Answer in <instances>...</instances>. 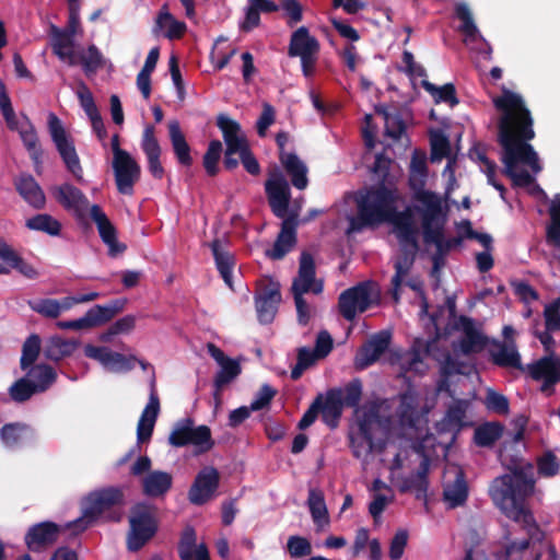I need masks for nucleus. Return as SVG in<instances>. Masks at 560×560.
I'll return each instance as SVG.
<instances>
[{
	"mask_svg": "<svg viewBox=\"0 0 560 560\" xmlns=\"http://www.w3.org/2000/svg\"><path fill=\"white\" fill-rule=\"evenodd\" d=\"M124 503V492L116 487H108L91 492L83 501L82 515L66 524L65 528L73 535L86 530L105 511Z\"/></svg>",
	"mask_w": 560,
	"mask_h": 560,
	"instance_id": "nucleus-6",
	"label": "nucleus"
},
{
	"mask_svg": "<svg viewBox=\"0 0 560 560\" xmlns=\"http://www.w3.org/2000/svg\"><path fill=\"white\" fill-rule=\"evenodd\" d=\"M141 149L147 156L148 170L151 175L156 179H162L165 173L160 161L162 149L155 137V128L153 125L144 127L141 139Z\"/></svg>",
	"mask_w": 560,
	"mask_h": 560,
	"instance_id": "nucleus-24",
	"label": "nucleus"
},
{
	"mask_svg": "<svg viewBox=\"0 0 560 560\" xmlns=\"http://www.w3.org/2000/svg\"><path fill=\"white\" fill-rule=\"evenodd\" d=\"M90 217L96 224L100 237L108 246L109 256L115 257L122 254L127 247L118 242L116 228L98 205L90 207Z\"/></svg>",
	"mask_w": 560,
	"mask_h": 560,
	"instance_id": "nucleus-22",
	"label": "nucleus"
},
{
	"mask_svg": "<svg viewBox=\"0 0 560 560\" xmlns=\"http://www.w3.org/2000/svg\"><path fill=\"white\" fill-rule=\"evenodd\" d=\"M486 408L497 415H508L510 411V402L506 396L489 388L486 393L483 401Z\"/></svg>",
	"mask_w": 560,
	"mask_h": 560,
	"instance_id": "nucleus-58",
	"label": "nucleus"
},
{
	"mask_svg": "<svg viewBox=\"0 0 560 560\" xmlns=\"http://www.w3.org/2000/svg\"><path fill=\"white\" fill-rule=\"evenodd\" d=\"M362 382L360 378L350 381L342 390V405L349 408L359 409V404L362 398Z\"/></svg>",
	"mask_w": 560,
	"mask_h": 560,
	"instance_id": "nucleus-59",
	"label": "nucleus"
},
{
	"mask_svg": "<svg viewBox=\"0 0 560 560\" xmlns=\"http://www.w3.org/2000/svg\"><path fill=\"white\" fill-rule=\"evenodd\" d=\"M27 305L33 312L40 314L47 318L59 317L58 300L55 299H38L27 301Z\"/></svg>",
	"mask_w": 560,
	"mask_h": 560,
	"instance_id": "nucleus-60",
	"label": "nucleus"
},
{
	"mask_svg": "<svg viewBox=\"0 0 560 560\" xmlns=\"http://www.w3.org/2000/svg\"><path fill=\"white\" fill-rule=\"evenodd\" d=\"M78 63L83 68L84 73L89 77L95 74L104 66V56L94 45H90L85 52L80 54Z\"/></svg>",
	"mask_w": 560,
	"mask_h": 560,
	"instance_id": "nucleus-50",
	"label": "nucleus"
},
{
	"mask_svg": "<svg viewBox=\"0 0 560 560\" xmlns=\"http://www.w3.org/2000/svg\"><path fill=\"white\" fill-rule=\"evenodd\" d=\"M430 143L432 161L442 160L450 154V140L442 131H434L431 135Z\"/></svg>",
	"mask_w": 560,
	"mask_h": 560,
	"instance_id": "nucleus-62",
	"label": "nucleus"
},
{
	"mask_svg": "<svg viewBox=\"0 0 560 560\" xmlns=\"http://www.w3.org/2000/svg\"><path fill=\"white\" fill-rule=\"evenodd\" d=\"M51 195L55 200L67 211L74 215L79 221L86 217L89 209V199L84 192L70 183L51 188Z\"/></svg>",
	"mask_w": 560,
	"mask_h": 560,
	"instance_id": "nucleus-15",
	"label": "nucleus"
},
{
	"mask_svg": "<svg viewBox=\"0 0 560 560\" xmlns=\"http://www.w3.org/2000/svg\"><path fill=\"white\" fill-rule=\"evenodd\" d=\"M485 345L486 340L483 336L476 328L466 331L459 342L460 350L464 354L480 351Z\"/></svg>",
	"mask_w": 560,
	"mask_h": 560,
	"instance_id": "nucleus-61",
	"label": "nucleus"
},
{
	"mask_svg": "<svg viewBox=\"0 0 560 560\" xmlns=\"http://www.w3.org/2000/svg\"><path fill=\"white\" fill-rule=\"evenodd\" d=\"M14 186L20 196L33 208L43 209L46 203V197L31 174H21L15 180Z\"/></svg>",
	"mask_w": 560,
	"mask_h": 560,
	"instance_id": "nucleus-29",
	"label": "nucleus"
},
{
	"mask_svg": "<svg viewBox=\"0 0 560 560\" xmlns=\"http://www.w3.org/2000/svg\"><path fill=\"white\" fill-rule=\"evenodd\" d=\"M220 482V475L214 467L202 468L188 491V499L195 505L207 503L215 493Z\"/></svg>",
	"mask_w": 560,
	"mask_h": 560,
	"instance_id": "nucleus-18",
	"label": "nucleus"
},
{
	"mask_svg": "<svg viewBox=\"0 0 560 560\" xmlns=\"http://www.w3.org/2000/svg\"><path fill=\"white\" fill-rule=\"evenodd\" d=\"M25 226L31 231L43 232L49 236H59L62 224L48 213H38L25 221Z\"/></svg>",
	"mask_w": 560,
	"mask_h": 560,
	"instance_id": "nucleus-44",
	"label": "nucleus"
},
{
	"mask_svg": "<svg viewBox=\"0 0 560 560\" xmlns=\"http://www.w3.org/2000/svg\"><path fill=\"white\" fill-rule=\"evenodd\" d=\"M535 480L524 469L516 468L511 474L495 478L490 487L493 501L500 504L503 514L514 524L517 540H540L542 533L533 512L525 501L532 495Z\"/></svg>",
	"mask_w": 560,
	"mask_h": 560,
	"instance_id": "nucleus-3",
	"label": "nucleus"
},
{
	"mask_svg": "<svg viewBox=\"0 0 560 560\" xmlns=\"http://www.w3.org/2000/svg\"><path fill=\"white\" fill-rule=\"evenodd\" d=\"M307 504L312 518L318 527L329 524L328 510L322 490L314 488L310 489Z\"/></svg>",
	"mask_w": 560,
	"mask_h": 560,
	"instance_id": "nucleus-45",
	"label": "nucleus"
},
{
	"mask_svg": "<svg viewBox=\"0 0 560 560\" xmlns=\"http://www.w3.org/2000/svg\"><path fill=\"white\" fill-rule=\"evenodd\" d=\"M358 432L365 438L373 436V431L381 425V405L377 401H370L361 409L355 410Z\"/></svg>",
	"mask_w": 560,
	"mask_h": 560,
	"instance_id": "nucleus-33",
	"label": "nucleus"
},
{
	"mask_svg": "<svg viewBox=\"0 0 560 560\" xmlns=\"http://www.w3.org/2000/svg\"><path fill=\"white\" fill-rule=\"evenodd\" d=\"M296 214L287 217L271 248L265 250L266 257L271 260H281L296 244Z\"/></svg>",
	"mask_w": 560,
	"mask_h": 560,
	"instance_id": "nucleus-21",
	"label": "nucleus"
},
{
	"mask_svg": "<svg viewBox=\"0 0 560 560\" xmlns=\"http://www.w3.org/2000/svg\"><path fill=\"white\" fill-rule=\"evenodd\" d=\"M319 50L318 39L310 34L306 26H301L291 34L288 55L292 58H300L304 77L311 78L314 75Z\"/></svg>",
	"mask_w": 560,
	"mask_h": 560,
	"instance_id": "nucleus-9",
	"label": "nucleus"
},
{
	"mask_svg": "<svg viewBox=\"0 0 560 560\" xmlns=\"http://www.w3.org/2000/svg\"><path fill=\"white\" fill-rule=\"evenodd\" d=\"M165 22L170 23L168 28L165 33V36L168 39H179L184 36L187 30L186 23L175 20L168 11L162 10L158 15L156 24L160 27H163Z\"/></svg>",
	"mask_w": 560,
	"mask_h": 560,
	"instance_id": "nucleus-54",
	"label": "nucleus"
},
{
	"mask_svg": "<svg viewBox=\"0 0 560 560\" xmlns=\"http://www.w3.org/2000/svg\"><path fill=\"white\" fill-rule=\"evenodd\" d=\"M220 366H221V369L217 373V375L214 377V382H213V386L218 387V389H222L223 386L231 383L242 372L240 363L233 359L221 364Z\"/></svg>",
	"mask_w": 560,
	"mask_h": 560,
	"instance_id": "nucleus-56",
	"label": "nucleus"
},
{
	"mask_svg": "<svg viewBox=\"0 0 560 560\" xmlns=\"http://www.w3.org/2000/svg\"><path fill=\"white\" fill-rule=\"evenodd\" d=\"M544 317L548 330L560 329V296L545 306Z\"/></svg>",
	"mask_w": 560,
	"mask_h": 560,
	"instance_id": "nucleus-64",
	"label": "nucleus"
},
{
	"mask_svg": "<svg viewBox=\"0 0 560 560\" xmlns=\"http://www.w3.org/2000/svg\"><path fill=\"white\" fill-rule=\"evenodd\" d=\"M504 433V425L499 421L485 422L474 431V442L479 447H492Z\"/></svg>",
	"mask_w": 560,
	"mask_h": 560,
	"instance_id": "nucleus-39",
	"label": "nucleus"
},
{
	"mask_svg": "<svg viewBox=\"0 0 560 560\" xmlns=\"http://www.w3.org/2000/svg\"><path fill=\"white\" fill-rule=\"evenodd\" d=\"M84 354L90 359L98 361L106 370L114 373L129 372L135 368L136 362H138L142 369L147 368V363L142 360H138L135 355H125L107 347L86 345Z\"/></svg>",
	"mask_w": 560,
	"mask_h": 560,
	"instance_id": "nucleus-12",
	"label": "nucleus"
},
{
	"mask_svg": "<svg viewBox=\"0 0 560 560\" xmlns=\"http://www.w3.org/2000/svg\"><path fill=\"white\" fill-rule=\"evenodd\" d=\"M173 477L163 470H153L142 479V492L149 498L165 495L172 488Z\"/></svg>",
	"mask_w": 560,
	"mask_h": 560,
	"instance_id": "nucleus-34",
	"label": "nucleus"
},
{
	"mask_svg": "<svg viewBox=\"0 0 560 560\" xmlns=\"http://www.w3.org/2000/svg\"><path fill=\"white\" fill-rule=\"evenodd\" d=\"M455 14L462 21L459 31L469 39L475 40L478 36L481 37L479 31L474 22L471 12L466 3H458L455 7Z\"/></svg>",
	"mask_w": 560,
	"mask_h": 560,
	"instance_id": "nucleus-52",
	"label": "nucleus"
},
{
	"mask_svg": "<svg viewBox=\"0 0 560 560\" xmlns=\"http://www.w3.org/2000/svg\"><path fill=\"white\" fill-rule=\"evenodd\" d=\"M315 400H319V412L322 420L329 428L334 429L338 425L342 415V390L341 388H331L326 392L325 398L318 395Z\"/></svg>",
	"mask_w": 560,
	"mask_h": 560,
	"instance_id": "nucleus-25",
	"label": "nucleus"
},
{
	"mask_svg": "<svg viewBox=\"0 0 560 560\" xmlns=\"http://www.w3.org/2000/svg\"><path fill=\"white\" fill-rule=\"evenodd\" d=\"M10 398L18 404L30 400L38 394L31 380L26 376L16 380L8 389Z\"/></svg>",
	"mask_w": 560,
	"mask_h": 560,
	"instance_id": "nucleus-51",
	"label": "nucleus"
},
{
	"mask_svg": "<svg viewBox=\"0 0 560 560\" xmlns=\"http://www.w3.org/2000/svg\"><path fill=\"white\" fill-rule=\"evenodd\" d=\"M526 369L533 380L540 381L560 374V360H556L551 355L542 357L528 364Z\"/></svg>",
	"mask_w": 560,
	"mask_h": 560,
	"instance_id": "nucleus-46",
	"label": "nucleus"
},
{
	"mask_svg": "<svg viewBox=\"0 0 560 560\" xmlns=\"http://www.w3.org/2000/svg\"><path fill=\"white\" fill-rule=\"evenodd\" d=\"M26 377L31 380L37 393H44L56 382L57 373L48 364H35L27 369Z\"/></svg>",
	"mask_w": 560,
	"mask_h": 560,
	"instance_id": "nucleus-42",
	"label": "nucleus"
},
{
	"mask_svg": "<svg viewBox=\"0 0 560 560\" xmlns=\"http://www.w3.org/2000/svg\"><path fill=\"white\" fill-rule=\"evenodd\" d=\"M0 441L5 448L18 450L36 441V430L23 421H13L0 428Z\"/></svg>",
	"mask_w": 560,
	"mask_h": 560,
	"instance_id": "nucleus-23",
	"label": "nucleus"
},
{
	"mask_svg": "<svg viewBox=\"0 0 560 560\" xmlns=\"http://www.w3.org/2000/svg\"><path fill=\"white\" fill-rule=\"evenodd\" d=\"M371 304L370 282H360L345 290L338 299L339 313L347 320H353L358 312H365Z\"/></svg>",
	"mask_w": 560,
	"mask_h": 560,
	"instance_id": "nucleus-13",
	"label": "nucleus"
},
{
	"mask_svg": "<svg viewBox=\"0 0 560 560\" xmlns=\"http://www.w3.org/2000/svg\"><path fill=\"white\" fill-rule=\"evenodd\" d=\"M392 341V332L381 330L366 340L358 350L354 365L359 370L366 369L375 363L388 349Z\"/></svg>",
	"mask_w": 560,
	"mask_h": 560,
	"instance_id": "nucleus-17",
	"label": "nucleus"
},
{
	"mask_svg": "<svg viewBox=\"0 0 560 560\" xmlns=\"http://www.w3.org/2000/svg\"><path fill=\"white\" fill-rule=\"evenodd\" d=\"M167 442L177 448L194 445L198 453H207L214 446L211 429L206 424L196 427L195 420L190 417L175 422Z\"/></svg>",
	"mask_w": 560,
	"mask_h": 560,
	"instance_id": "nucleus-8",
	"label": "nucleus"
},
{
	"mask_svg": "<svg viewBox=\"0 0 560 560\" xmlns=\"http://www.w3.org/2000/svg\"><path fill=\"white\" fill-rule=\"evenodd\" d=\"M350 447L352 454L357 458H365L375 450H377L373 436L370 439L358 432L355 435H350Z\"/></svg>",
	"mask_w": 560,
	"mask_h": 560,
	"instance_id": "nucleus-57",
	"label": "nucleus"
},
{
	"mask_svg": "<svg viewBox=\"0 0 560 560\" xmlns=\"http://www.w3.org/2000/svg\"><path fill=\"white\" fill-rule=\"evenodd\" d=\"M560 460L551 451L544 452L537 458V472L540 477L552 478L559 474Z\"/></svg>",
	"mask_w": 560,
	"mask_h": 560,
	"instance_id": "nucleus-55",
	"label": "nucleus"
},
{
	"mask_svg": "<svg viewBox=\"0 0 560 560\" xmlns=\"http://www.w3.org/2000/svg\"><path fill=\"white\" fill-rule=\"evenodd\" d=\"M196 555V560H210L208 548L205 544L196 547V532L192 527H187L182 534L178 544V555L182 560H192V555Z\"/></svg>",
	"mask_w": 560,
	"mask_h": 560,
	"instance_id": "nucleus-37",
	"label": "nucleus"
},
{
	"mask_svg": "<svg viewBox=\"0 0 560 560\" xmlns=\"http://www.w3.org/2000/svg\"><path fill=\"white\" fill-rule=\"evenodd\" d=\"M550 223L546 229V242L557 248H560V195L552 200L550 208Z\"/></svg>",
	"mask_w": 560,
	"mask_h": 560,
	"instance_id": "nucleus-47",
	"label": "nucleus"
},
{
	"mask_svg": "<svg viewBox=\"0 0 560 560\" xmlns=\"http://www.w3.org/2000/svg\"><path fill=\"white\" fill-rule=\"evenodd\" d=\"M493 364L500 368H513L523 371L521 355L514 345L499 343L498 349L491 351Z\"/></svg>",
	"mask_w": 560,
	"mask_h": 560,
	"instance_id": "nucleus-43",
	"label": "nucleus"
},
{
	"mask_svg": "<svg viewBox=\"0 0 560 560\" xmlns=\"http://www.w3.org/2000/svg\"><path fill=\"white\" fill-rule=\"evenodd\" d=\"M113 170L118 192L132 195L133 186L140 178V165L130 154H127L113 159Z\"/></svg>",
	"mask_w": 560,
	"mask_h": 560,
	"instance_id": "nucleus-20",
	"label": "nucleus"
},
{
	"mask_svg": "<svg viewBox=\"0 0 560 560\" xmlns=\"http://www.w3.org/2000/svg\"><path fill=\"white\" fill-rule=\"evenodd\" d=\"M357 212L349 218V231L361 232L375 229L384 223L394 226L401 246L400 255L394 261L395 273L390 280V295L395 303L400 301L404 278L411 270L419 249L418 229L410 207L399 210L404 201L399 188L385 185H370L354 192Z\"/></svg>",
	"mask_w": 560,
	"mask_h": 560,
	"instance_id": "nucleus-1",
	"label": "nucleus"
},
{
	"mask_svg": "<svg viewBox=\"0 0 560 560\" xmlns=\"http://www.w3.org/2000/svg\"><path fill=\"white\" fill-rule=\"evenodd\" d=\"M79 346L80 342L78 340L65 339L56 335L46 340L43 352L46 359L58 362L71 357Z\"/></svg>",
	"mask_w": 560,
	"mask_h": 560,
	"instance_id": "nucleus-35",
	"label": "nucleus"
},
{
	"mask_svg": "<svg viewBox=\"0 0 560 560\" xmlns=\"http://www.w3.org/2000/svg\"><path fill=\"white\" fill-rule=\"evenodd\" d=\"M168 137L177 162L184 167H190L194 163L191 148L182 131L180 124L174 119L167 124Z\"/></svg>",
	"mask_w": 560,
	"mask_h": 560,
	"instance_id": "nucleus-28",
	"label": "nucleus"
},
{
	"mask_svg": "<svg viewBox=\"0 0 560 560\" xmlns=\"http://www.w3.org/2000/svg\"><path fill=\"white\" fill-rule=\"evenodd\" d=\"M279 160L291 178L292 185L303 190L307 187V167L295 153L281 152Z\"/></svg>",
	"mask_w": 560,
	"mask_h": 560,
	"instance_id": "nucleus-32",
	"label": "nucleus"
},
{
	"mask_svg": "<svg viewBox=\"0 0 560 560\" xmlns=\"http://www.w3.org/2000/svg\"><path fill=\"white\" fill-rule=\"evenodd\" d=\"M323 289V281L316 280V266L313 255L306 250L302 252L298 276L293 279L291 287L299 324L305 326L310 322V310L303 295L308 292L319 294Z\"/></svg>",
	"mask_w": 560,
	"mask_h": 560,
	"instance_id": "nucleus-5",
	"label": "nucleus"
},
{
	"mask_svg": "<svg viewBox=\"0 0 560 560\" xmlns=\"http://www.w3.org/2000/svg\"><path fill=\"white\" fill-rule=\"evenodd\" d=\"M421 84L423 89L431 94L435 103H446L451 106H455L459 103L456 96V89L453 83L436 86L435 84L423 80Z\"/></svg>",
	"mask_w": 560,
	"mask_h": 560,
	"instance_id": "nucleus-48",
	"label": "nucleus"
},
{
	"mask_svg": "<svg viewBox=\"0 0 560 560\" xmlns=\"http://www.w3.org/2000/svg\"><path fill=\"white\" fill-rule=\"evenodd\" d=\"M468 498V485L465 472L458 468L455 472V479L443 487V499L448 508L455 509L466 503Z\"/></svg>",
	"mask_w": 560,
	"mask_h": 560,
	"instance_id": "nucleus-31",
	"label": "nucleus"
},
{
	"mask_svg": "<svg viewBox=\"0 0 560 560\" xmlns=\"http://www.w3.org/2000/svg\"><path fill=\"white\" fill-rule=\"evenodd\" d=\"M126 305V301L116 299L106 305H94L91 307L83 317L73 320H60L57 326L60 329H90L112 320L118 313H120Z\"/></svg>",
	"mask_w": 560,
	"mask_h": 560,
	"instance_id": "nucleus-11",
	"label": "nucleus"
},
{
	"mask_svg": "<svg viewBox=\"0 0 560 560\" xmlns=\"http://www.w3.org/2000/svg\"><path fill=\"white\" fill-rule=\"evenodd\" d=\"M504 545L492 552L493 560H522L523 553L529 549L527 540H517L514 526H503Z\"/></svg>",
	"mask_w": 560,
	"mask_h": 560,
	"instance_id": "nucleus-26",
	"label": "nucleus"
},
{
	"mask_svg": "<svg viewBox=\"0 0 560 560\" xmlns=\"http://www.w3.org/2000/svg\"><path fill=\"white\" fill-rule=\"evenodd\" d=\"M74 37L61 32V30L54 27V54L63 61H68L69 66H77L78 59L73 51Z\"/></svg>",
	"mask_w": 560,
	"mask_h": 560,
	"instance_id": "nucleus-40",
	"label": "nucleus"
},
{
	"mask_svg": "<svg viewBox=\"0 0 560 560\" xmlns=\"http://www.w3.org/2000/svg\"><path fill=\"white\" fill-rule=\"evenodd\" d=\"M493 105L502 112L498 142L502 148L503 173L511 178L513 186L528 187L535 178L526 170L517 171V165H527L535 174L541 171L538 154L528 143L535 137L530 112L522 96L508 89L493 98Z\"/></svg>",
	"mask_w": 560,
	"mask_h": 560,
	"instance_id": "nucleus-2",
	"label": "nucleus"
},
{
	"mask_svg": "<svg viewBox=\"0 0 560 560\" xmlns=\"http://www.w3.org/2000/svg\"><path fill=\"white\" fill-rule=\"evenodd\" d=\"M281 302L280 284L269 281L255 294V307L260 324H270Z\"/></svg>",
	"mask_w": 560,
	"mask_h": 560,
	"instance_id": "nucleus-19",
	"label": "nucleus"
},
{
	"mask_svg": "<svg viewBox=\"0 0 560 560\" xmlns=\"http://www.w3.org/2000/svg\"><path fill=\"white\" fill-rule=\"evenodd\" d=\"M42 350V340L37 334L30 335L22 346L20 366L23 371L35 365Z\"/></svg>",
	"mask_w": 560,
	"mask_h": 560,
	"instance_id": "nucleus-49",
	"label": "nucleus"
},
{
	"mask_svg": "<svg viewBox=\"0 0 560 560\" xmlns=\"http://www.w3.org/2000/svg\"><path fill=\"white\" fill-rule=\"evenodd\" d=\"M210 248L215 261L217 269L219 270L224 282L232 288V271L234 267L233 256L223 249L221 242L215 238L210 243Z\"/></svg>",
	"mask_w": 560,
	"mask_h": 560,
	"instance_id": "nucleus-41",
	"label": "nucleus"
},
{
	"mask_svg": "<svg viewBox=\"0 0 560 560\" xmlns=\"http://www.w3.org/2000/svg\"><path fill=\"white\" fill-rule=\"evenodd\" d=\"M287 547L292 558H302L312 553V545L305 537H289Z\"/></svg>",
	"mask_w": 560,
	"mask_h": 560,
	"instance_id": "nucleus-63",
	"label": "nucleus"
},
{
	"mask_svg": "<svg viewBox=\"0 0 560 560\" xmlns=\"http://www.w3.org/2000/svg\"><path fill=\"white\" fill-rule=\"evenodd\" d=\"M0 259L27 279L39 277L38 270L19 255L8 242L0 236Z\"/></svg>",
	"mask_w": 560,
	"mask_h": 560,
	"instance_id": "nucleus-30",
	"label": "nucleus"
},
{
	"mask_svg": "<svg viewBox=\"0 0 560 560\" xmlns=\"http://www.w3.org/2000/svg\"><path fill=\"white\" fill-rule=\"evenodd\" d=\"M394 161L383 153L375 155L374 164L371 167L372 185H385L386 187L398 188L397 177L390 172Z\"/></svg>",
	"mask_w": 560,
	"mask_h": 560,
	"instance_id": "nucleus-38",
	"label": "nucleus"
},
{
	"mask_svg": "<svg viewBox=\"0 0 560 560\" xmlns=\"http://www.w3.org/2000/svg\"><path fill=\"white\" fill-rule=\"evenodd\" d=\"M222 143L220 140H211L209 142L208 149L202 158V165L206 170V173L213 177L219 173L218 163L222 153Z\"/></svg>",
	"mask_w": 560,
	"mask_h": 560,
	"instance_id": "nucleus-53",
	"label": "nucleus"
},
{
	"mask_svg": "<svg viewBox=\"0 0 560 560\" xmlns=\"http://www.w3.org/2000/svg\"><path fill=\"white\" fill-rule=\"evenodd\" d=\"M217 126L221 130L226 148H242L248 144L247 139L242 135L241 125L225 114H219Z\"/></svg>",
	"mask_w": 560,
	"mask_h": 560,
	"instance_id": "nucleus-36",
	"label": "nucleus"
},
{
	"mask_svg": "<svg viewBox=\"0 0 560 560\" xmlns=\"http://www.w3.org/2000/svg\"><path fill=\"white\" fill-rule=\"evenodd\" d=\"M430 470V458L423 454L420 465L415 474L409 477H401L398 485L400 493L416 491V497L420 499L425 495L429 488L428 475Z\"/></svg>",
	"mask_w": 560,
	"mask_h": 560,
	"instance_id": "nucleus-27",
	"label": "nucleus"
},
{
	"mask_svg": "<svg viewBox=\"0 0 560 560\" xmlns=\"http://www.w3.org/2000/svg\"><path fill=\"white\" fill-rule=\"evenodd\" d=\"M265 191L272 213L284 220L289 210L291 190L280 171L270 173V177L265 183Z\"/></svg>",
	"mask_w": 560,
	"mask_h": 560,
	"instance_id": "nucleus-14",
	"label": "nucleus"
},
{
	"mask_svg": "<svg viewBox=\"0 0 560 560\" xmlns=\"http://www.w3.org/2000/svg\"><path fill=\"white\" fill-rule=\"evenodd\" d=\"M129 525L127 548L129 551L136 552L158 533L156 508L144 502L136 503L130 510Z\"/></svg>",
	"mask_w": 560,
	"mask_h": 560,
	"instance_id": "nucleus-7",
	"label": "nucleus"
},
{
	"mask_svg": "<svg viewBox=\"0 0 560 560\" xmlns=\"http://www.w3.org/2000/svg\"><path fill=\"white\" fill-rule=\"evenodd\" d=\"M62 529V526L51 521L36 523L27 529L24 542L30 551L43 552L58 540Z\"/></svg>",
	"mask_w": 560,
	"mask_h": 560,
	"instance_id": "nucleus-16",
	"label": "nucleus"
},
{
	"mask_svg": "<svg viewBox=\"0 0 560 560\" xmlns=\"http://www.w3.org/2000/svg\"><path fill=\"white\" fill-rule=\"evenodd\" d=\"M415 199L422 208H417L421 213V225L423 241L425 244H433L439 256L447 254L452 248L459 246L463 236L452 238L444 237L445 215L442 212V200L439 195L430 190H418Z\"/></svg>",
	"mask_w": 560,
	"mask_h": 560,
	"instance_id": "nucleus-4",
	"label": "nucleus"
},
{
	"mask_svg": "<svg viewBox=\"0 0 560 560\" xmlns=\"http://www.w3.org/2000/svg\"><path fill=\"white\" fill-rule=\"evenodd\" d=\"M47 122L51 140L55 143L67 170L79 183L83 182V168L81 166L80 159L77 154L74 143L67 135L61 120L56 114L49 113Z\"/></svg>",
	"mask_w": 560,
	"mask_h": 560,
	"instance_id": "nucleus-10",
	"label": "nucleus"
}]
</instances>
